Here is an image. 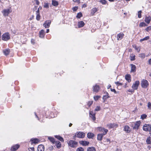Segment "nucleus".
Segmentation results:
<instances>
[{
    "label": "nucleus",
    "instance_id": "4be33fe9",
    "mask_svg": "<svg viewBox=\"0 0 151 151\" xmlns=\"http://www.w3.org/2000/svg\"><path fill=\"white\" fill-rule=\"evenodd\" d=\"M3 52L5 55H9L10 52V50L9 49H5L3 50Z\"/></svg>",
    "mask_w": 151,
    "mask_h": 151
},
{
    "label": "nucleus",
    "instance_id": "3c124183",
    "mask_svg": "<svg viewBox=\"0 0 151 151\" xmlns=\"http://www.w3.org/2000/svg\"><path fill=\"white\" fill-rule=\"evenodd\" d=\"M44 7H45V8H48L49 6V5H48V4L47 3H45L44 6Z\"/></svg>",
    "mask_w": 151,
    "mask_h": 151
},
{
    "label": "nucleus",
    "instance_id": "ea45409f",
    "mask_svg": "<svg viewBox=\"0 0 151 151\" xmlns=\"http://www.w3.org/2000/svg\"><path fill=\"white\" fill-rule=\"evenodd\" d=\"M139 57L142 58H144L145 57V54L142 53L139 54Z\"/></svg>",
    "mask_w": 151,
    "mask_h": 151
},
{
    "label": "nucleus",
    "instance_id": "f257e3e1",
    "mask_svg": "<svg viewBox=\"0 0 151 151\" xmlns=\"http://www.w3.org/2000/svg\"><path fill=\"white\" fill-rule=\"evenodd\" d=\"M68 144L69 146L73 148L76 147L77 146V142L73 140L68 141Z\"/></svg>",
    "mask_w": 151,
    "mask_h": 151
},
{
    "label": "nucleus",
    "instance_id": "052dcab7",
    "mask_svg": "<svg viewBox=\"0 0 151 151\" xmlns=\"http://www.w3.org/2000/svg\"><path fill=\"white\" fill-rule=\"evenodd\" d=\"M34 1L37 5H38L39 4V2L38 0H34Z\"/></svg>",
    "mask_w": 151,
    "mask_h": 151
},
{
    "label": "nucleus",
    "instance_id": "f03ea898",
    "mask_svg": "<svg viewBox=\"0 0 151 151\" xmlns=\"http://www.w3.org/2000/svg\"><path fill=\"white\" fill-rule=\"evenodd\" d=\"M12 11V10L11 8L8 9H4L2 11V13L3 14V15L5 16H8L9 14Z\"/></svg>",
    "mask_w": 151,
    "mask_h": 151
},
{
    "label": "nucleus",
    "instance_id": "5701e85b",
    "mask_svg": "<svg viewBox=\"0 0 151 151\" xmlns=\"http://www.w3.org/2000/svg\"><path fill=\"white\" fill-rule=\"evenodd\" d=\"M85 24L83 21H81L79 22L78 23V25L79 27H83Z\"/></svg>",
    "mask_w": 151,
    "mask_h": 151
},
{
    "label": "nucleus",
    "instance_id": "2eb2a0df",
    "mask_svg": "<svg viewBox=\"0 0 151 151\" xmlns=\"http://www.w3.org/2000/svg\"><path fill=\"white\" fill-rule=\"evenodd\" d=\"M125 78L128 82H130L131 81V76L129 74H127L125 76Z\"/></svg>",
    "mask_w": 151,
    "mask_h": 151
},
{
    "label": "nucleus",
    "instance_id": "69168bd1",
    "mask_svg": "<svg viewBox=\"0 0 151 151\" xmlns=\"http://www.w3.org/2000/svg\"><path fill=\"white\" fill-rule=\"evenodd\" d=\"M2 40H3L4 41H7L10 38H2Z\"/></svg>",
    "mask_w": 151,
    "mask_h": 151
},
{
    "label": "nucleus",
    "instance_id": "bf43d9fd",
    "mask_svg": "<svg viewBox=\"0 0 151 151\" xmlns=\"http://www.w3.org/2000/svg\"><path fill=\"white\" fill-rule=\"evenodd\" d=\"M148 38H143L140 40V41L142 42L144 40H147Z\"/></svg>",
    "mask_w": 151,
    "mask_h": 151
},
{
    "label": "nucleus",
    "instance_id": "f3484780",
    "mask_svg": "<svg viewBox=\"0 0 151 151\" xmlns=\"http://www.w3.org/2000/svg\"><path fill=\"white\" fill-rule=\"evenodd\" d=\"M54 144H55L56 147L58 148H60L61 146V143L58 141H55Z\"/></svg>",
    "mask_w": 151,
    "mask_h": 151
},
{
    "label": "nucleus",
    "instance_id": "dca6fc26",
    "mask_svg": "<svg viewBox=\"0 0 151 151\" xmlns=\"http://www.w3.org/2000/svg\"><path fill=\"white\" fill-rule=\"evenodd\" d=\"M107 127L108 128H109L110 129L111 128H114L115 127H116L117 126V124H115V123H113V124H110L108 125H107Z\"/></svg>",
    "mask_w": 151,
    "mask_h": 151
},
{
    "label": "nucleus",
    "instance_id": "e433bc0d",
    "mask_svg": "<svg viewBox=\"0 0 151 151\" xmlns=\"http://www.w3.org/2000/svg\"><path fill=\"white\" fill-rule=\"evenodd\" d=\"M124 36V34L122 33H120L118 34L117 38H122Z\"/></svg>",
    "mask_w": 151,
    "mask_h": 151
},
{
    "label": "nucleus",
    "instance_id": "4c0bfd02",
    "mask_svg": "<svg viewBox=\"0 0 151 151\" xmlns=\"http://www.w3.org/2000/svg\"><path fill=\"white\" fill-rule=\"evenodd\" d=\"M36 14V19L39 21L40 19V14Z\"/></svg>",
    "mask_w": 151,
    "mask_h": 151
},
{
    "label": "nucleus",
    "instance_id": "20e7f679",
    "mask_svg": "<svg viewBox=\"0 0 151 151\" xmlns=\"http://www.w3.org/2000/svg\"><path fill=\"white\" fill-rule=\"evenodd\" d=\"M141 84L142 88H146L148 85V83L146 80L143 79L142 81Z\"/></svg>",
    "mask_w": 151,
    "mask_h": 151
},
{
    "label": "nucleus",
    "instance_id": "412c9836",
    "mask_svg": "<svg viewBox=\"0 0 151 151\" xmlns=\"http://www.w3.org/2000/svg\"><path fill=\"white\" fill-rule=\"evenodd\" d=\"M2 38H10L9 34L8 32H6L3 34Z\"/></svg>",
    "mask_w": 151,
    "mask_h": 151
},
{
    "label": "nucleus",
    "instance_id": "aec40b11",
    "mask_svg": "<svg viewBox=\"0 0 151 151\" xmlns=\"http://www.w3.org/2000/svg\"><path fill=\"white\" fill-rule=\"evenodd\" d=\"M94 135V134L92 133H88L87 134V136L88 138H93Z\"/></svg>",
    "mask_w": 151,
    "mask_h": 151
},
{
    "label": "nucleus",
    "instance_id": "0eeeda50",
    "mask_svg": "<svg viewBox=\"0 0 151 151\" xmlns=\"http://www.w3.org/2000/svg\"><path fill=\"white\" fill-rule=\"evenodd\" d=\"M51 23V20H46L45 22L43 24V26L45 28H48L50 27Z\"/></svg>",
    "mask_w": 151,
    "mask_h": 151
},
{
    "label": "nucleus",
    "instance_id": "72a5a7b5",
    "mask_svg": "<svg viewBox=\"0 0 151 151\" xmlns=\"http://www.w3.org/2000/svg\"><path fill=\"white\" fill-rule=\"evenodd\" d=\"M109 97H110L108 96V93H107L106 95H104L103 96V99L104 100H105Z\"/></svg>",
    "mask_w": 151,
    "mask_h": 151
},
{
    "label": "nucleus",
    "instance_id": "e2e57ef3",
    "mask_svg": "<svg viewBox=\"0 0 151 151\" xmlns=\"http://www.w3.org/2000/svg\"><path fill=\"white\" fill-rule=\"evenodd\" d=\"M92 103H93L92 101H89L88 103V106H90L92 104Z\"/></svg>",
    "mask_w": 151,
    "mask_h": 151
},
{
    "label": "nucleus",
    "instance_id": "de8ad7c7",
    "mask_svg": "<svg viewBox=\"0 0 151 151\" xmlns=\"http://www.w3.org/2000/svg\"><path fill=\"white\" fill-rule=\"evenodd\" d=\"M146 142L147 144H150L151 143L150 138H148L146 140Z\"/></svg>",
    "mask_w": 151,
    "mask_h": 151
},
{
    "label": "nucleus",
    "instance_id": "774afa93",
    "mask_svg": "<svg viewBox=\"0 0 151 151\" xmlns=\"http://www.w3.org/2000/svg\"><path fill=\"white\" fill-rule=\"evenodd\" d=\"M149 64L150 65H151V58L150 59L148 60Z\"/></svg>",
    "mask_w": 151,
    "mask_h": 151
},
{
    "label": "nucleus",
    "instance_id": "f8f14e48",
    "mask_svg": "<svg viewBox=\"0 0 151 151\" xmlns=\"http://www.w3.org/2000/svg\"><path fill=\"white\" fill-rule=\"evenodd\" d=\"M151 20V17L150 16H146L145 20V22L147 24H149Z\"/></svg>",
    "mask_w": 151,
    "mask_h": 151
},
{
    "label": "nucleus",
    "instance_id": "6e6d98bb",
    "mask_svg": "<svg viewBox=\"0 0 151 151\" xmlns=\"http://www.w3.org/2000/svg\"><path fill=\"white\" fill-rule=\"evenodd\" d=\"M49 149L50 151H52L53 149V147L52 146H51L49 147Z\"/></svg>",
    "mask_w": 151,
    "mask_h": 151
},
{
    "label": "nucleus",
    "instance_id": "c756f323",
    "mask_svg": "<svg viewBox=\"0 0 151 151\" xmlns=\"http://www.w3.org/2000/svg\"><path fill=\"white\" fill-rule=\"evenodd\" d=\"M55 137L61 142H63L64 141L63 138L59 136L56 135L55 136Z\"/></svg>",
    "mask_w": 151,
    "mask_h": 151
},
{
    "label": "nucleus",
    "instance_id": "9d476101",
    "mask_svg": "<svg viewBox=\"0 0 151 151\" xmlns=\"http://www.w3.org/2000/svg\"><path fill=\"white\" fill-rule=\"evenodd\" d=\"M45 33L43 29H42L39 32V37L40 38H43L45 37Z\"/></svg>",
    "mask_w": 151,
    "mask_h": 151
},
{
    "label": "nucleus",
    "instance_id": "6ab92c4d",
    "mask_svg": "<svg viewBox=\"0 0 151 151\" xmlns=\"http://www.w3.org/2000/svg\"><path fill=\"white\" fill-rule=\"evenodd\" d=\"M99 89V86L95 85L93 86V91L96 92H97Z\"/></svg>",
    "mask_w": 151,
    "mask_h": 151
},
{
    "label": "nucleus",
    "instance_id": "5fc2aeb1",
    "mask_svg": "<svg viewBox=\"0 0 151 151\" xmlns=\"http://www.w3.org/2000/svg\"><path fill=\"white\" fill-rule=\"evenodd\" d=\"M115 83L118 86H122V84L119 82H115Z\"/></svg>",
    "mask_w": 151,
    "mask_h": 151
},
{
    "label": "nucleus",
    "instance_id": "7c9ffc66",
    "mask_svg": "<svg viewBox=\"0 0 151 151\" xmlns=\"http://www.w3.org/2000/svg\"><path fill=\"white\" fill-rule=\"evenodd\" d=\"M31 140L34 143H37L39 142V140L37 139H32Z\"/></svg>",
    "mask_w": 151,
    "mask_h": 151
},
{
    "label": "nucleus",
    "instance_id": "9b49d317",
    "mask_svg": "<svg viewBox=\"0 0 151 151\" xmlns=\"http://www.w3.org/2000/svg\"><path fill=\"white\" fill-rule=\"evenodd\" d=\"M131 129L128 126L126 125L125 126L124 128V130L127 133H129L131 131Z\"/></svg>",
    "mask_w": 151,
    "mask_h": 151
},
{
    "label": "nucleus",
    "instance_id": "37998d69",
    "mask_svg": "<svg viewBox=\"0 0 151 151\" xmlns=\"http://www.w3.org/2000/svg\"><path fill=\"white\" fill-rule=\"evenodd\" d=\"M130 57L131 58V60H134L135 55L134 54H132L131 55Z\"/></svg>",
    "mask_w": 151,
    "mask_h": 151
},
{
    "label": "nucleus",
    "instance_id": "13d9d810",
    "mask_svg": "<svg viewBox=\"0 0 151 151\" xmlns=\"http://www.w3.org/2000/svg\"><path fill=\"white\" fill-rule=\"evenodd\" d=\"M110 89L112 91L114 92L115 93H116V91L114 89H112L111 88H110Z\"/></svg>",
    "mask_w": 151,
    "mask_h": 151
},
{
    "label": "nucleus",
    "instance_id": "2f4dec72",
    "mask_svg": "<svg viewBox=\"0 0 151 151\" xmlns=\"http://www.w3.org/2000/svg\"><path fill=\"white\" fill-rule=\"evenodd\" d=\"M147 25L144 22L140 23L139 24V27H145L147 26Z\"/></svg>",
    "mask_w": 151,
    "mask_h": 151
},
{
    "label": "nucleus",
    "instance_id": "a19ab883",
    "mask_svg": "<svg viewBox=\"0 0 151 151\" xmlns=\"http://www.w3.org/2000/svg\"><path fill=\"white\" fill-rule=\"evenodd\" d=\"M147 116L145 114H143L141 115V118L142 119H144L146 118Z\"/></svg>",
    "mask_w": 151,
    "mask_h": 151
},
{
    "label": "nucleus",
    "instance_id": "79ce46f5",
    "mask_svg": "<svg viewBox=\"0 0 151 151\" xmlns=\"http://www.w3.org/2000/svg\"><path fill=\"white\" fill-rule=\"evenodd\" d=\"M90 117L91 118L93 119V121H95L96 120V118L95 117V114H94L92 116H91Z\"/></svg>",
    "mask_w": 151,
    "mask_h": 151
},
{
    "label": "nucleus",
    "instance_id": "f704fd0d",
    "mask_svg": "<svg viewBox=\"0 0 151 151\" xmlns=\"http://www.w3.org/2000/svg\"><path fill=\"white\" fill-rule=\"evenodd\" d=\"M99 2L103 5H105L107 4V1L106 0H99Z\"/></svg>",
    "mask_w": 151,
    "mask_h": 151
},
{
    "label": "nucleus",
    "instance_id": "0e129e2a",
    "mask_svg": "<svg viewBox=\"0 0 151 151\" xmlns=\"http://www.w3.org/2000/svg\"><path fill=\"white\" fill-rule=\"evenodd\" d=\"M35 40L33 39H32L31 40V42L32 44H34L35 43Z\"/></svg>",
    "mask_w": 151,
    "mask_h": 151
},
{
    "label": "nucleus",
    "instance_id": "680f3d73",
    "mask_svg": "<svg viewBox=\"0 0 151 151\" xmlns=\"http://www.w3.org/2000/svg\"><path fill=\"white\" fill-rule=\"evenodd\" d=\"M40 14V8H39L36 11V14Z\"/></svg>",
    "mask_w": 151,
    "mask_h": 151
},
{
    "label": "nucleus",
    "instance_id": "603ef678",
    "mask_svg": "<svg viewBox=\"0 0 151 151\" xmlns=\"http://www.w3.org/2000/svg\"><path fill=\"white\" fill-rule=\"evenodd\" d=\"M78 9V6L74 7L72 8V10L73 11H76Z\"/></svg>",
    "mask_w": 151,
    "mask_h": 151
},
{
    "label": "nucleus",
    "instance_id": "c03bdc74",
    "mask_svg": "<svg viewBox=\"0 0 151 151\" xmlns=\"http://www.w3.org/2000/svg\"><path fill=\"white\" fill-rule=\"evenodd\" d=\"M83 149L82 147H79L76 150V151H83Z\"/></svg>",
    "mask_w": 151,
    "mask_h": 151
},
{
    "label": "nucleus",
    "instance_id": "b1692460",
    "mask_svg": "<svg viewBox=\"0 0 151 151\" xmlns=\"http://www.w3.org/2000/svg\"><path fill=\"white\" fill-rule=\"evenodd\" d=\"M131 71L135 72L136 70V67L135 65L131 64Z\"/></svg>",
    "mask_w": 151,
    "mask_h": 151
},
{
    "label": "nucleus",
    "instance_id": "864d4df0",
    "mask_svg": "<svg viewBox=\"0 0 151 151\" xmlns=\"http://www.w3.org/2000/svg\"><path fill=\"white\" fill-rule=\"evenodd\" d=\"M148 107L149 109H151V103L150 102L148 103Z\"/></svg>",
    "mask_w": 151,
    "mask_h": 151
},
{
    "label": "nucleus",
    "instance_id": "6e6552de",
    "mask_svg": "<svg viewBox=\"0 0 151 151\" xmlns=\"http://www.w3.org/2000/svg\"><path fill=\"white\" fill-rule=\"evenodd\" d=\"M139 84V81H136L132 86V88L134 90L137 89L138 87Z\"/></svg>",
    "mask_w": 151,
    "mask_h": 151
},
{
    "label": "nucleus",
    "instance_id": "39448f33",
    "mask_svg": "<svg viewBox=\"0 0 151 151\" xmlns=\"http://www.w3.org/2000/svg\"><path fill=\"white\" fill-rule=\"evenodd\" d=\"M85 135L84 133L81 132H77L75 135L76 137L79 138H83L85 137Z\"/></svg>",
    "mask_w": 151,
    "mask_h": 151
},
{
    "label": "nucleus",
    "instance_id": "423d86ee",
    "mask_svg": "<svg viewBox=\"0 0 151 151\" xmlns=\"http://www.w3.org/2000/svg\"><path fill=\"white\" fill-rule=\"evenodd\" d=\"M140 124V122L139 121L137 122L136 123L132 124V127L134 129H137Z\"/></svg>",
    "mask_w": 151,
    "mask_h": 151
},
{
    "label": "nucleus",
    "instance_id": "4468645a",
    "mask_svg": "<svg viewBox=\"0 0 151 151\" xmlns=\"http://www.w3.org/2000/svg\"><path fill=\"white\" fill-rule=\"evenodd\" d=\"M80 143L83 146L88 145L89 144V142L86 141H79Z\"/></svg>",
    "mask_w": 151,
    "mask_h": 151
},
{
    "label": "nucleus",
    "instance_id": "8fccbe9b",
    "mask_svg": "<svg viewBox=\"0 0 151 151\" xmlns=\"http://www.w3.org/2000/svg\"><path fill=\"white\" fill-rule=\"evenodd\" d=\"M100 97V96H94V99L95 101H96L98 100Z\"/></svg>",
    "mask_w": 151,
    "mask_h": 151
},
{
    "label": "nucleus",
    "instance_id": "7ed1b4c3",
    "mask_svg": "<svg viewBox=\"0 0 151 151\" xmlns=\"http://www.w3.org/2000/svg\"><path fill=\"white\" fill-rule=\"evenodd\" d=\"M143 130L146 131H149L150 134H151V125L150 124H145L143 127Z\"/></svg>",
    "mask_w": 151,
    "mask_h": 151
},
{
    "label": "nucleus",
    "instance_id": "a18cd8bd",
    "mask_svg": "<svg viewBox=\"0 0 151 151\" xmlns=\"http://www.w3.org/2000/svg\"><path fill=\"white\" fill-rule=\"evenodd\" d=\"M151 30V26H149L147 27L145 29V30H146L147 32H148L149 31Z\"/></svg>",
    "mask_w": 151,
    "mask_h": 151
},
{
    "label": "nucleus",
    "instance_id": "1a4fd4ad",
    "mask_svg": "<svg viewBox=\"0 0 151 151\" xmlns=\"http://www.w3.org/2000/svg\"><path fill=\"white\" fill-rule=\"evenodd\" d=\"M19 147V145H16L13 146L11 148V150L12 151H15L17 150Z\"/></svg>",
    "mask_w": 151,
    "mask_h": 151
},
{
    "label": "nucleus",
    "instance_id": "4d7b16f0",
    "mask_svg": "<svg viewBox=\"0 0 151 151\" xmlns=\"http://www.w3.org/2000/svg\"><path fill=\"white\" fill-rule=\"evenodd\" d=\"M99 130L100 131H103V129H104V128L101 127H99L98 128Z\"/></svg>",
    "mask_w": 151,
    "mask_h": 151
},
{
    "label": "nucleus",
    "instance_id": "473e14b6",
    "mask_svg": "<svg viewBox=\"0 0 151 151\" xmlns=\"http://www.w3.org/2000/svg\"><path fill=\"white\" fill-rule=\"evenodd\" d=\"M105 141H104L105 143L104 144L105 145H107L109 144L110 142V140L108 139H105Z\"/></svg>",
    "mask_w": 151,
    "mask_h": 151
},
{
    "label": "nucleus",
    "instance_id": "393cba45",
    "mask_svg": "<svg viewBox=\"0 0 151 151\" xmlns=\"http://www.w3.org/2000/svg\"><path fill=\"white\" fill-rule=\"evenodd\" d=\"M52 4L54 6H57L58 5V1L52 0Z\"/></svg>",
    "mask_w": 151,
    "mask_h": 151
},
{
    "label": "nucleus",
    "instance_id": "09e8293b",
    "mask_svg": "<svg viewBox=\"0 0 151 151\" xmlns=\"http://www.w3.org/2000/svg\"><path fill=\"white\" fill-rule=\"evenodd\" d=\"M100 110V107L99 106H97L96 107L95 110L96 111H98Z\"/></svg>",
    "mask_w": 151,
    "mask_h": 151
},
{
    "label": "nucleus",
    "instance_id": "cd10ccee",
    "mask_svg": "<svg viewBox=\"0 0 151 151\" xmlns=\"http://www.w3.org/2000/svg\"><path fill=\"white\" fill-rule=\"evenodd\" d=\"M87 150V151H96L95 148L93 147H88Z\"/></svg>",
    "mask_w": 151,
    "mask_h": 151
},
{
    "label": "nucleus",
    "instance_id": "a878e982",
    "mask_svg": "<svg viewBox=\"0 0 151 151\" xmlns=\"http://www.w3.org/2000/svg\"><path fill=\"white\" fill-rule=\"evenodd\" d=\"M97 11V8L96 7L93 8L91 10V14L92 15H93Z\"/></svg>",
    "mask_w": 151,
    "mask_h": 151
},
{
    "label": "nucleus",
    "instance_id": "bb28decb",
    "mask_svg": "<svg viewBox=\"0 0 151 151\" xmlns=\"http://www.w3.org/2000/svg\"><path fill=\"white\" fill-rule=\"evenodd\" d=\"M133 47L137 50L138 52H139L140 51V48L139 47H137L135 45H133Z\"/></svg>",
    "mask_w": 151,
    "mask_h": 151
},
{
    "label": "nucleus",
    "instance_id": "ddd939ff",
    "mask_svg": "<svg viewBox=\"0 0 151 151\" xmlns=\"http://www.w3.org/2000/svg\"><path fill=\"white\" fill-rule=\"evenodd\" d=\"M44 146L42 145H40L37 147L38 151H44Z\"/></svg>",
    "mask_w": 151,
    "mask_h": 151
},
{
    "label": "nucleus",
    "instance_id": "c9c22d12",
    "mask_svg": "<svg viewBox=\"0 0 151 151\" xmlns=\"http://www.w3.org/2000/svg\"><path fill=\"white\" fill-rule=\"evenodd\" d=\"M82 16V14L81 12L78 13L77 15L76 16V17L78 18H80Z\"/></svg>",
    "mask_w": 151,
    "mask_h": 151
},
{
    "label": "nucleus",
    "instance_id": "c85d7f7f",
    "mask_svg": "<svg viewBox=\"0 0 151 151\" xmlns=\"http://www.w3.org/2000/svg\"><path fill=\"white\" fill-rule=\"evenodd\" d=\"M48 139L53 144H54L55 142V139L53 137H48Z\"/></svg>",
    "mask_w": 151,
    "mask_h": 151
},
{
    "label": "nucleus",
    "instance_id": "338daca9",
    "mask_svg": "<svg viewBox=\"0 0 151 151\" xmlns=\"http://www.w3.org/2000/svg\"><path fill=\"white\" fill-rule=\"evenodd\" d=\"M30 149L32 151H35V149L33 147H30Z\"/></svg>",
    "mask_w": 151,
    "mask_h": 151
},
{
    "label": "nucleus",
    "instance_id": "49530a36",
    "mask_svg": "<svg viewBox=\"0 0 151 151\" xmlns=\"http://www.w3.org/2000/svg\"><path fill=\"white\" fill-rule=\"evenodd\" d=\"M103 131L104 132L103 134L104 135L107 134V132H108V130L104 128L103 129Z\"/></svg>",
    "mask_w": 151,
    "mask_h": 151
},
{
    "label": "nucleus",
    "instance_id": "a211bd4d",
    "mask_svg": "<svg viewBox=\"0 0 151 151\" xmlns=\"http://www.w3.org/2000/svg\"><path fill=\"white\" fill-rule=\"evenodd\" d=\"M104 136V135L102 133L98 134L97 137V139L99 141L101 140Z\"/></svg>",
    "mask_w": 151,
    "mask_h": 151
},
{
    "label": "nucleus",
    "instance_id": "58836bf2",
    "mask_svg": "<svg viewBox=\"0 0 151 151\" xmlns=\"http://www.w3.org/2000/svg\"><path fill=\"white\" fill-rule=\"evenodd\" d=\"M141 13H142V11L140 10L138 12V17L139 18H140L142 17V15H141Z\"/></svg>",
    "mask_w": 151,
    "mask_h": 151
}]
</instances>
